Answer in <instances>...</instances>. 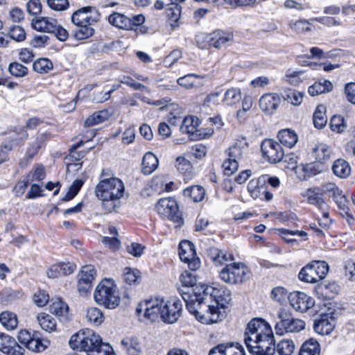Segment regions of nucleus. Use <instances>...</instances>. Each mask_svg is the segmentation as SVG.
I'll list each match as a JSON object with an SVG mask.
<instances>
[{
	"mask_svg": "<svg viewBox=\"0 0 355 355\" xmlns=\"http://www.w3.org/2000/svg\"><path fill=\"white\" fill-rule=\"evenodd\" d=\"M108 119V112L106 110L96 112L89 116L85 121V126L91 127L101 123Z\"/></svg>",
	"mask_w": 355,
	"mask_h": 355,
	"instance_id": "42",
	"label": "nucleus"
},
{
	"mask_svg": "<svg viewBox=\"0 0 355 355\" xmlns=\"http://www.w3.org/2000/svg\"><path fill=\"white\" fill-rule=\"evenodd\" d=\"M165 303L166 300L163 297H152L138 304L136 313L138 316H140L144 313L145 318L153 322L161 318Z\"/></svg>",
	"mask_w": 355,
	"mask_h": 355,
	"instance_id": "8",
	"label": "nucleus"
},
{
	"mask_svg": "<svg viewBox=\"0 0 355 355\" xmlns=\"http://www.w3.org/2000/svg\"><path fill=\"white\" fill-rule=\"evenodd\" d=\"M50 311L58 316L66 317L69 311V306L60 298H56L50 306Z\"/></svg>",
	"mask_w": 355,
	"mask_h": 355,
	"instance_id": "43",
	"label": "nucleus"
},
{
	"mask_svg": "<svg viewBox=\"0 0 355 355\" xmlns=\"http://www.w3.org/2000/svg\"><path fill=\"white\" fill-rule=\"evenodd\" d=\"M330 128L336 133L343 132L347 128V123L344 117L340 115H334L330 121Z\"/></svg>",
	"mask_w": 355,
	"mask_h": 355,
	"instance_id": "50",
	"label": "nucleus"
},
{
	"mask_svg": "<svg viewBox=\"0 0 355 355\" xmlns=\"http://www.w3.org/2000/svg\"><path fill=\"white\" fill-rule=\"evenodd\" d=\"M86 318L89 323L98 326L103 322L104 315L99 309L91 307L87 311Z\"/></svg>",
	"mask_w": 355,
	"mask_h": 355,
	"instance_id": "46",
	"label": "nucleus"
},
{
	"mask_svg": "<svg viewBox=\"0 0 355 355\" xmlns=\"http://www.w3.org/2000/svg\"><path fill=\"white\" fill-rule=\"evenodd\" d=\"M9 36L15 41L21 42L26 38V33L21 26H15L10 28Z\"/></svg>",
	"mask_w": 355,
	"mask_h": 355,
	"instance_id": "61",
	"label": "nucleus"
},
{
	"mask_svg": "<svg viewBox=\"0 0 355 355\" xmlns=\"http://www.w3.org/2000/svg\"><path fill=\"white\" fill-rule=\"evenodd\" d=\"M157 213L169 220L174 221L177 226L183 224L182 218L178 215V206L175 199L165 198L160 199L155 206Z\"/></svg>",
	"mask_w": 355,
	"mask_h": 355,
	"instance_id": "12",
	"label": "nucleus"
},
{
	"mask_svg": "<svg viewBox=\"0 0 355 355\" xmlns=\"http://www.w3.org/2000/svg\"><path fill=\"white\" fill-rule=\"evenodd\" d=\"M83 184V181L80 179L76 180L70 188L69 189L67 194L62 198L63 201H68L73 198L78 193L80 189Z\"/></svg>",
	"mask_w": 355,
	"mask_h": 355,
	"instance_id": "55",
	"label": "nucleus"
},
{
	"mask_svg": "<svg viewBox=\"0 0 355 355\" xmlns=\"http://www.w3.org/2000/svg\"><path fill=\"white\" fill-rule=\"evenodd\" d=\"M312 154L315 160L323 162L329 159L331 150L327 144L321 143L313 148Z\"/></svg>",
	"mask_w": 355,
	"mask_h": 355,
	"instance_id": "33",
	"label": "nucleus"
},
{
	"mask_svg": "<svg viewBox=\"0 0 355 355\" xmlns=\"http://www.w3.org/2000/svg\"><path fill=\"white\" fill-rule=\"evenodd\" d=\"M198 77V76L195 74H187L179 78L177 80V83L180 86L184 87L187 89H191L196 86L193 78Z\"/></svg>",
	"mask_w": 355,
	"mask_h": 355,
	"instance_id": "57",
	"label": "nucleus"
},
{
	"mask_svg": "<svg viewBox=\"0 0 355 355\" xmlns=\"http://www.w3.org/2000/svg\"><path fill=\"white\" fill-rule=\"evenodd\" d=\"M180 281L184 286L191 287L196 283V277L192 272L184 271L181 274Z\"/></svg>",
	"mask_w": 355,
	"mask_h": 355,
	"instance_id": "60",
	"label": "nucleus"
},
{
	"mask_svg": "<svg viewBox=\"0 0 355 355\" xmlns=\"http://www.w3.org/2000/svg\"><path fill=\"white\" fill-rule=\"evenodd\" d=\"M344 93L347 101L355 105V83H347L345 87Z\"/></svg>",
	"mask_w": 355,
	"mask_h": 355,
	"instance_id": "64",
	"label": "nucleus"
},
{
	"mask_svg": "<svg viewBox=\"0 0 355 355\" xmlns=\"http://www.w3.org/2000/svg\"><path fill=\"white\" fill-rule=\"evenodd\" d=\"M129 355H138L141 351V344L137 338H126L121 341Z\"/></svg>",
	"mask_w": 355,
	"mask_h": 355,
	"instance_id": "40",
	"label": "nucleus"
},
{
	"mask_svg": "<svg viewBox=\"0 0 355 355\" xmlns=\"http://www.w3.org/2000/svg\"><path fill=\"white\" fill-rule=\"evenodd\" d=\"M209 254L216 266H221L225 262L233 259L232 255H228L225 252L218 248H211Z\"/></svg>",
	"mask_w": 355,
	"mask_h": 355,
	"instance_id": "38",
	"label": "nucleus"
},
{
	"mask_svg": "<svg viewBox=\"0 0 355 355\" xmlns=\"http://www.w3.org/2000/svg\"><path fill=\"white\" fill-rule=\"evenodd\" d=\"M234 41V35L230 32L220 30L215 31L209 34L202 33L198 36L197 43L201 49L213 46L216 49L225 48Z\"/></svg>",
	"mask_w": 355,
	"mask_h": 355,
	"instance_id": "6",
	"label": "nucleus"
},
{
	"mask_svg": "<svg viewBox=\"0 0 355 355\" xmlns=\"http://www.w3.org/2000/svg\"><path fill=\"white\" fill-rule=\"evenodd\" d=\"M69 344L71 348L84 351L88 355H112V347L103 343L101 336L90 329H85L72 335Z\"/></svg>",
	"mask_w": 355,
	"mask_h": 355,
	"instance_id": "2",
	"label": "nucleus"
},
{
	"mask_svg": "<svg viewBox=\"0 0 355 355\" xmlns=\"http://www.w3.org/2000/svg\"><path fill=\"white\" fill-rule=\"evenodd\" d=\"M241 99V92L239 88L231 87L228 89L223 98V103L227 106H232Z\"/></svg>",
	"mask_w": 355,
	"mask_h": 355,
	"instance_id": "37",
	"label": "nucleus"
},
{
	"mask_svg": "<svg viewBox=\"0 0 355 355\" xmlns=\"http://www.w3.org/2000/svg\"><path fill=\"white\" fill-rule=\"evenodd\" d=\"M280 103V98L275 94H266L259 99L261 110L267 114H272Z\"/></svg>",
	"mask_w": 355,
	"mask_h": 355,
	"instance_id": "22",
	"label": "nucleus"
},
{
	"mask_svg": "<svg viewBox=\"0 0 355 355\" xmlns=\"http://www.w3.org/2000/svg\"><path fill=\"white\" fill-rule=\"evenodd\" d=\"M320 345L315 338H310L302 345L298 355H320Z\"/></svg>",
	"mask_w": 355,
	"mask_h": 355,
	"instance_id": "27",
	"label": "nucleus"
},
{
	"mask_svg": "<svg viewBox=\"0 0 355 355\" xmlns=\"http://www.w3.org/2000/svg\"><path fill=\"white\" fill-rule=\"evenodd\" d=\"M336 326L335 318L328 315H322L314 323V330L320 335L330 334Z\"/></svg>",
	"mask_w": 355,
	"mask_h": 355,
	"instance_id": "20",
	"label": "nucleus"
},
{
	"mask_svg": "<svg viewBox=\"0 0 355 355\" xmlns=\"http://www.w3.org/2000/svg\"><path fill=\"white\" fill-rule=\"evenodd\" d=\"M46 347V345L40 338L33 336L26 346V348L35 352H42Z\"/></svg>",
	"mask_w": 355,
	"mask_h": 355,
	"instance_id": "62",
	"label": "nucleus"
},
{
	"mask_svg": "<svg viewBox=\"0 0 355 355\" xmlns=\"http://www.w3.org/2000/svg\"><path fill=\"white\" fill-rule=\"evenodd\" d=\"M180 259L188 264L191 270L196 271L200 267V261L196 257L194 245L189 241H183L179 245Z\"/></svg>",
	"mask_w": 355,
	"mask_h": 355,
	"instance_id": "14",
	"label": "nucleus"
},
{
	"mask_svg": "<svg viewBox=\"0 0 355 355\" xmlns=\"http://www.w3.org/2000/svg\"><path fill=\"white\" fill-rule=\"evenodd\" d=\"M0 323L8 331L15 330L19 323L17 315L10 311H3L0 313Z\"/></svg>",
	"mask_w": 355,
	"mask_h": 355,
	"instance_id": "26",
	"label": "nucleus"
},
{
	"mask_svg": "<svg viewBox=\"0 0 355 355\" xmlns=\"http://www.w3.org/2000/svg\"><path fill=\"white\" fill-rule=\"evenodd\" d=\"M295 349V345L292 340H282L277 346H275V352L279 355H291Z\"/></svg>",
	"mask_w": 355,
	"mask_h": 355,
	"instance_id": "49",
	"label": "nucleus"
},
{
	"mask_svg": "<svg viewBox=\"0 0 355 355\" xmlns=\"http://www.w3.org/2000/svg\"><path fill=\"white\" fill-rule=\"evenodd\" d=\"M244 341L252 355H274L275 352L272 329L262 319L254 318L248 324Z\"/></svg>",
	"mask_w": 355,
	"mask_h": 355,
	"instance_id": "1",
	"label": "nucleus"
},
{
	"mask_svg": "<svg viewBox=\"0 0 355 355\" xmlns=\"http://www.w3.org/2000/svg\"><path fill=\"white\" fill-rule=\"evenodd\" d=\"M46 3L51 10L58 12L67 10L70 6L69 0H46Z\"/></svg>",
	"mask_w": 355,
	"mask_h": 355,
	"instance_id": "54",
	"label": "nucleus"
},
{
	"mask_svg": "<svg viewBox=\"0 0 355 355\" xmlns=\"http://www.w3.org/2000/svg\"><path fill=\"white\" fill-rule=\"evenodd\" d=\"M76 29L74 31V37L78 40L87 39L94 34V25L80 24L75 25Z\"/></svg>",
	"mask_w": 355,
	"mask_h": 355,
	"instance_id": "44",
	"label": "nucleus"
},
{
	"mask_svg": "<svg viewBox=\"0 0 355 355\" xmlns=\"http://www.w3.org/2000/svg\"><path fill=\"white\" fill-rule=\"evenodd\" d=\"M277 231L279 232V234L282 236V239L288 243L291 244H297V240L293 238L295 236H298L302 238H304V240L307 239V234L306 232L304 231H293V230H289L287 229H278Z\"/></svg>",
	"mask_w": 355,
	"mask_h": 355,
	"instance_id": "34",
	"label": "nucleus"
},
{
	"mask_svg": "<svg viewBox=\"0 0 355 355\" xmlns=\"http://www.w3.org/2000/svg\"><path fill=\"white\" fill-rule=\"evenodd\" d=\"M333 198L337 204L338 207L340 211V214L345 217L352 218V215L349 213V202L346 197L343 194L342 191L340 190L336 193Z\"/></svg>",
	"mask_w": 355,
	"mask_h": 355,
	"instance_id": "39",
	"label": "nucleus"
},
{
	"mask_svg": "<svg viewBox=\"0 0 355 355\" xmlns=\"http://www.w3.org/2000/svg\"><path fill=\"white\" fill-rule=\"evenodd\" d=\"M100 19V14L93 6H85L73 12L71 21L74 25H94Z\"/></svg>",
	"mask_w": 355,
	"mask_h": 355,
	"instance_id": "13",
	"label": "nucleus"
},
{
	"mask_svg": "<svg viewBox=\"0 0 355 355\" xmlns=\"http://www.w3.org/2000/svg\"><path fill=\"white\" fill-rule=\"evenodd\" d=\"M263 157L270 163L276 164L282 160L284 153L280 144L272 139H266L261 144Z\"/></svg>",
	"mask_w": 355,
	"mask_h": 355,
	"instance_id": "15",
	"label": "nucleus"
},
{
	"mask_svg": "<svg viewBox=\"0 0 355 355\" xmlns=\"http://www.w3.org/2000/svg\"><path fill=\"white\" fill-rule=\"evenodd\" d=\"M279 321L276 323L275 330L280 336L286 333H297L304 329L305 322L297 318H294L291 314L285 309H280L277 313Z\"/></svg>",
	"mask_w": 355,
	"mask_h": 355,
	"instance_id": "9",
	"label": "nucleus"
},
{
	"mask_svg": "<svg viewBox=\"0 0 355 355\" xmlns=\"http://www.w3.org/2000/svg\"><path fill=\"white\" fill-rule=\"evenodd\" d=\"M123 183L116 178L102 177L96 187V196L102 201L103 209L108 213L114 211L119 206V200L123 197Z\"/></svg>",
	"mask_w": 355,
	"mask_h": 355,
	"instance_id": "3",
	"label": "nucleus"
},
{
	"mask_svg": "<svg viewBox=\"0 0 355 355\" xmlns=\"http://www.w3.org/2000/svg\"><path fill=\"white\" fill-rule=\"evenodd\" d=\"M95 302L107 309H115L121 301L116 286L112 279H105L96 287L94 293Z\"/></svg>",
	"mask_w": 355,
	"mask_h": 355,
	"instance_id": "5",
	"label": "nucleus"
},
{
	"mask_svg": "<svg viewBox=\"0 0 355 355\" xmlns=\"http://www.w3.org/2000/svg\"><path fill=\"white\" fill-rule=\"evenodd\" d=\"M311 168L309 165L301 164L295 166L294 169L295 173L297 178L301 180H304L309 178L311 175Z\"/></svg>",
	"mask_w": 355,
	"mask_h": 355,
	"instance_id": "59",
	"label": "nucleus"
},
{
	"mask_svg": "<svg viewBox=\"0 0 355 355\" xmlns=\"http://www.w3.org/2000/svg\"><path fill=\"white\" fill-rule=\"evenodd\" d=\"M37 320L43 330L47 332H52L56 330L57 322L52 315L41 313L37 315Z\"/></svg>",
	"mask_w": 355,
	"mask_h": 355,
	"instance_id": "28",
	"label": "nucleus"
},
{
	"mask_svg": "<svg viewBox=\"0 0 355 355\" xmlns=\"http://www.w3.org/2000/svg\"><path fill=\"white\" fill-rule=\"evenodd\" d=\"M228 158L222 164L224 173L226 175H231L237 171L239 168V161L243 155L241 148L237 145L231 146L227 151Z\"/></svg>",
	"mask_w": 355,
	"mask_h": 355,
	"instance_id": "17",
	"label": "nucleus"
},
{
	"mask_svg": "<svg viewBox=\"0 0 355 355\" xmlns=\"http://www.w3.org/2000/svg\"><path fill=\"white\" fill-rule=\"evenodd\" d=\"M288 294V292L285 288L277 286L271 291L270 295L274 300L282 303L284 302L287 297L288 298L289 295Z\"/></svg>",
	"mask_w": 355,
	"mask_h": 355,
	"instance_id": "56",
	"label": "nucleus"
},
{
	"mask_svg": "<svg viewBox=\"0 0 355 355\" xmlns=\"http://www.w3.org/2000/svg\"><path fill=\"white\" fill-rule=\"evenodd\" d=\"M314 126L318 129L323 128L327 123L326 108L324 105L317 106L313 116Z\"/></svg>",
	"mask_w": 355,
	"mask_h": 355,
	"instance_id": "35",
	"label": "nucleus"
},
{
	"mask_svg": "<svg viewBox=\"0 0 355 355\" xmlns=\"http://www.w3.org/2000/svg\"><path fill=\"white\" fill-rule=\"evenodd\" d=\"M34 303L40 307L44 306L49 301V295L45 291H38L33 297Z\"/></svg>",
	"mask_w": 355,
	"mask_h": 355,
	"instance_id": "58",
	"label": "nucleus"
},
{
	"mask_svg": "<svg viewBox=\"0 0 355 355\" xmlns=\"http://www.w3.org/2000/svg\"><path fill=\"white\" fill-rule=\"evenodd\" d=\"M57 20L48 17H40L32 19L31 26L41 32H55Z\"/></svg>",
	"mask_w": 355,
	"mask_h": 355,
	"instance_id": "21",
	"label": "nucleus"
},
{
	"mask_svg": "<svg viewBox=\"0 0 355 355\" xmlns=\"http://www.w3.org/2000/svg\"><path fill=\"white\" fill-rule=\"evenodd\" d=\"M158 166V159L152 153H147L142 159V172L148 175L152 173Z\"/></svg>",
	"mask_w": 355,
	"mask_h": 355,
	"instance_id": "31",
	"label": "nucleus"
},
{
	"mask_svg": "<svg viewBox=\"0 0 355 355\" xmlns=\"http://www.w3.org/2000/svg\"><path fill=\"white\" fill-rule=\"evenodd\" d=\"M96 274L95 267L92 265H87L83 267L80 274V278L78 283V289L81 290V285L85 284V290H89L91 288L92 282L94 280Z\"/></svg>",
	"mask_w": 355,
	"mask_h": 355,
	"instance_id": "23",
	"label": "nucleus"
},
{
	"mask_svg": "<svg viewBox=\"0 0 355 355\" xmlns=\"http://www.w3.org/2000/svg\"><path fill=\"white\" fill-rule=\"evenodd\" d=\"M205 302L214 304L216 313H223L225 317V304L231 300L230 291L223 288L206 286L202 293Z\"/></svg>",
	"mask_w": 355,
	"mask_h": 355,
	"instance_id": "7",
	"label": "nucleus"
},
{
	"mask_svg": "<svg viewBox=\"0 0 355 355\" xmlns=\"http://www.w3.org/2000/svg\"><path fill=\"white\" fill-rule=\"evenodd\" d=\"M46 139V137L44 135L38 136L34 142H33L31 146L27 149L26 156L28 159H31L38 152L41 148L43 142Z\"/></svg>",
	"mask_w": 355,
	"mask_h": 355,
	"instance_id": "51",
	"label": "nucleus"
},
{
	"mask_svg": "<svg viewBox=\"0 0 355 355\" xmlns=\"http://www.w3.org/2000/svg\"><path fill=\"white\" fill-rule=\"evenodd\" d=\"M333 89L332 83L327 80H324L322 83L315 82L309 87L308 92L310 95L314 96L325 92H329Z\"/></svg>",
	"mask_w": 355,
	"mask_h": 355,
	"instance_id": "36",
	"label": "nucleus"
},
{
	"mask_svg": "<svg viewBox=\"0 0 355 355\" xmlns=\"http://www.w3.org/2000/svg\"><path fill=\"white\" fill-rule=\"evenodd\" d=\"M289 28L298 34H305L312 31L311 24L305 19L291 21L288 23Z\"/></svg>",
	"mask_w": 355,
	"mask_h": 355,
	"instance_id": "41",
	"label": "nucleus"
},
{
	"mask_svg": "<svg viewBox=\"0 0 355 355\" xmlns=\"http://www.w3.org/2000/svg\"><path fill=\"white\" fill-rule=\"evenodd\" d=\"M184 300L188 311L202 323H216L224 318L223 313L216 312L214 304L205 302L202 293L196 295L195 300H191L189 302Z\"/></svg>",
	"mask_w": 355,
	"mask_h": 355,
	"instance_id": "4",
	"label": "nucleus"
},
{
	"mask_svg": "<svg viewBox=\"0 0 355 355\" xmlns=\"http://www.w3.org/2000/svg\"><path fill=\"white\" fill-rule=\"evenodd\" d=\"M301 195L306 199L308 203L319 208H322L325 203L318 187L307 189Z\"/></svg>",
	"mask_w": 355,
	"mask_h": 355,
	"instance_id": "25",
	"label": "nucleus"
},
{
	"mask_svg": "<svg viewBox=\"0 0 355 355\" xmlns=\"http://www.w3.org/2000/svg\"><path fill=\"white\" fill-rule=\"evenodd\" d=\"M334 173L341 178L349 176L351 173V167L349 163L345 159H338L332 166Z\"/></svg>",
	"mask_w": 355,
	"mask_h": 355,
	"instance_id": "32",
	"label": "nucleus"
},
{
	"mask_svg": "<svg viewBox=\"0 0 355 355\" xmlns=\"http://www.w3.org/2000/svg\"><path fill=\"white\" fill-rule=\"evenodd\" d=\"M140 277V272L137 269L125 268L123 273V280L128 285H135Z\"/></svg>",
	"mask_w": 355,
	"mask_h": 355,
	"instance_id": "52",
	"label": "nucleus"
},
{
	"mask_svg": "<svg viewBox=\"0 0 355 355\" xmlns=\"http://www.w3.org/2000/svg\"><path fill=\"white\" fill-rule=\"evenodd\" d=\"M200 124V120L196 116H187L182 121L180 129L182 132L189 135L191 139H196L198 136V127Z\"/></svg>",
	"mask_w": 355,
	"mask_h": 355,
	"instance_id": "24",
	"label": "nucleus"
},
{
	"mask_svg": "<svg viewBox=\"0 0 355 355\" xmlns=\"http://www.w3.org/2000/svg\"><path fill=\"white\" fill-rule=\"evenodd\" d=\"M0 351L8 355H23L24 349L14 338L0 333Z\"/></svg>",
	"mask_w": 355,
	"mask_h": 355,
	"instance_id": "19",
	"label": "nucleus"
},
{
	"mask_svg": "<svg viewBox=\"0 0 355 355\" xmlns=\"http://www.w3.org/2000/svg\"><path fill=\"white\" fill-rule=\"evenodd\" d=\"M277 137L282 144L288 148L294 146L298 139L297 135L290 129L279 131Z\"/></svg>",
	"mask_w": 355,
	"mask_h": 355,
	"instance_id": "30",
	"label": "nucleus"
},
{
	"mask_svg": "<svg viewBox=\"0 0 355 355\" xmlns=\"http://www.w3.org/2000/svg\"><path fill=\"white\" fill-rule=\"evenodd\" d=\"M110 24L119 28L131 30L130 19L119 12H114L108 17Z\"/></svg>",
	"mask_w": 355,
	"mask_h": 355,
	"instance_id": "29",
	"label": "nucleus"
},
{
	"mask_svg": "<svg viewBox=\"0 0 355 355\" xmlns=\"http://www.w3.org/2000/svg\"><path fill=\"white\" fill-rule=\"evenodd\" d=\"M304 93L293 89H288L284 92V98L293 105H299L302 103Z\"/></svg>",
	"mask_w": 355,
	"mask_h": 355,
	"instance_id": "48",
	"label": "nucleus"
},
{
	"mask_svg": "<svg viewBox=\"0 0 355 355\" xmlns=\"http://www.w3.org/2000/svg\"><path fill=\"white\" fill-rule=\"evenodd\" d=\"M52 62L47 58H40L33 62V70L39 73H47L53 69Z\"/></svg>",
	"mask_w": 355,
	"mask_h": 355,
	"instance_id": "47",
	"label": "nucleus"
},
{
	"mask_svg": "<svg viewBox=\"0 0 355 355\" xmlns=\"http://www.w3.org/2000/svg\"><path fill=\"white\" fill-rule=\"evenodd\" d=\"M9 72L17 78L24 77L28 74V68L21 64L14 62L9 64L8 67Z\"/></svg>",
	"mask_w": 355,
	"mask_h": 355,
	"instance_id": "53",
	"label": "nucleus"
},
{
	"mask_svg": "<svg viewBox=\"0 0 355 355\" xmlns=\"http://www.w3.org/2000/svg\"><path fill=\"white\" fill-rule=\"evenodd\" d=\"M249 270L243 263L227 264L220 272V279L228 284H241L249 278Z\"/></svg>",
	"mask_w": 355,
	"mask_h": 355,
	"instance_id": "11",
	"label": "nucleus"
},
{
	"mask_svg": "<svg viewBox=\"0 0 355 355\" xmlns=\"http://www.w3.org/2000/svg\"><path fill=\"white\" fill-rule=\"evenodd\" d=\"M291 306L296 311L306 312L313 306L315 300L303 292L295 291L288 295Z\"/></svg>",
	"mask_w": 355,
	"mask_h": 355,
	"instance_id": "18",
	"label": "nucleus"
},
{
	"mask_svg": "<svg viewBox=\"0 0 355 355\" xmlns=\"http://www.w3.org/2000/svg\"><path fill=\"white\" fill-rule=\"evenodd\" d=\"M329 271V265L325 261H315L302 268L299 272V279L308 283H316L323 279Z\"/></svg>",
	"mask_w": 355,
	"mask_h": 355,
	"instance_id": "10",
	"label": "nucleus"
},
{
	"mask_svg": "<svg viewBox=\"0 0 355 355\" xmlns=\"http://www.w3.org/2000/svg\"><path fill=\"white\" fill-rule=\"evenodd\" d=\"M182 304L180 300H166L161 315L162 320L167 324H174L182 315Z\"/></svg>",
	"mask_w": 355,
	"mask_h": 355,
	"instance_id": "16",
	"label": "nucleus"
},
{
	"mask_svg": "<svg viewBox=\"0 0 355 355\" xmlns=\"http://www.w3.org/2000/svg\"><path fill=\"white\" fill-rule=\"evenodd\" d=\"M225 355H245L243 347L239 343L225 344Z\"/></svg>",
	"mask_w": 355,
	"mask_h": 355,
	"instance_id": "63",
	"label": "nucleus"
},
{
	"mask_svg": "<svg viewBox=\"0 0 355 355\" xmlns=\"http://www.w3.org/2000/svg\"><path fill=\"white\" fill-rule=\"evenodd\" d=\"M184 195L191 197L194 202H200L205 198V191L202 187L194 185L185 189Z\"/></svg>",
	"mask_w": 355,
	"mask_h": 355,
	"instance_id": "45",
	"label": "nucleus"
}]
</instances>
